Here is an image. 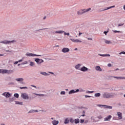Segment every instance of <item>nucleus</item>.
I'll return each mask as SVG.
<instances>
[{
  "label": "nucleus",
  "instance_id": "f257e3e1",
  "mask_svg": "<svg viewBox=\"0 0 125 125\" xmlns=\"http://www.w3.org/2000/svg\"><path fill=\"white\" fill-rule=\"evenodd\" d=\"M116 95L114 93H109L104 92L102 94L103 98L110 99V98H113Z\"/></svg>",
  "mask_w": 125,
  "mask_h": 125
},
{
  "label": "nucleus",
  "instance_id": "f03ea898",
  "mask_svg": "<svg viewBox=\"0 0 125 125\" xmlns=\"http://www.w3.org/2000/svg\"><path fill=\"white\" fill-rule=\"evenodd\" d=\"M90 10H91V8H89L88 9H81L77 11V15H83V14H84V13H86V12L90 11Z\"/></svg>",
  "mask_w": 125,
  "mask_h": 125
},
{
  "label": "nucleus",
  "instance_id": "7ed1b4c3",
  "mask_svg": "<svg viewBox=\"0 0 125 125\" xmlns=\"http://www.w3.org/2000/svg\"><path fill=\"white\" fill-rule=\"evenodd\" d=\"M55 34H64V36H70L69 33H66L63 30L56 31V32H55Z\"/></svg>",
  "mask_w": 125,
  "mask_h": 125
},
{
  "label": "nucleus",
  "instance_id": "20e7f679",
  "mask_svg": "<svg viewBox=\"0 0 125 125\" xmlns=\"http://www.w3.org/2000/svg\"><path fill=\"white\" fill-rule=\"evenodd\" d=\"M14 42H15L14 40H13V41L5 40V41L0 42V43H4V44H9L10 43H13Z\"/></svg>",
  "mask_w": 125,
  "mask_h": 125
},
{
  "label": "nucleus",
  "instance_id": "39448f33",
  "mask_svg": "<svg viewBox=\"0 0 125 125\" xmlns=\"http://www.w3.org/2000/svg\"><path fill=\"white\" fill-rule=\"evenodd\" d=\"M25 55L26 56H28L29 57H35V56H42L41 55H37L35 54H33L32 53H27Z\"/></svg>",
  "mask_w": 125,
  "mask_h": 125
},
{
  "label": "nucleus",
  "instance_id": "423d86ee",
  "mask_svg": "<svg viewBox=\"0 0 125 125\" xmlns=\"http://www.w3.org/2000/svg\"><path fill=\"white\" fill-rule=\"evenodd\" d=\"M21 97L23 99H24L25 100L29 99V96L28 95V94L24 93H22L21 94Z\"/></svg>",
  "mask_w": 125,
  "mask_h": 125
},
{
  "label": "nucleus",
  "instance_id": "0eeeda50",
  "mask_svg": "<svg viewBox=\"0 0 125 125\" xmlns=\"http://www.w3.org/2000/svg\"><path fill=\"white\" fill-rule=\"evenodd\" d=\"M110 80H112V79H116L117 80H125V77L110 76Z\"/></svg>",
  "mask_w": 125,
  "mask_h": 125
},
{
  "label": "nucleus",
  "instance_id": "6e6552de",
  "mask_svg": "<svg viewBox=\"0 0 125 125\" xmlns=\"http://www.w3.org/2000/svg\"><path fill=\"white\" fill-rule=\"evenodd\" d=\"M1 95H2L3 96H5L6 98H9V97L11 96V94L9 93V92H4L1 94Z\"/></svg>",
  "mask_w": 125,
  "mask_h": 125
},
{
  "label": "nucleus",
  "instance_id": "1a4fd4ad",
  "mask_svg": "<svg viewBox=\"0 0 125 125\" xmlns=\"http://www.w3.org/2000/svg\"><path fill=\"white\" fill-rule=\"evenodd\" d=\"M14 72V71L13 70H7V69H4V74H12Z\"/></svg>",
  "mask_w": 125,
  "mask_h": 125
},
{
  "label": "nucleus",
  "instance_id": "9d476101",
  "mask_svg": "<svg viewBox=\"0 0 125 125\" xmlns=\"http://www.w3.org/2000/svg\"><path fill=\"white\" fill-rule=\"evenodd\" d=\"M80 92L79 89H77L75 91L74 89L71 90L69 92L68 94H73L74 93H77V92Z\"/></svg>",
  "mask_w": 125,
  "mask_h": 125
},
{
  "label": "nucleus",
  "instance_id": "9b49d317",
  "mask_svg": "<svg viewBox=\"0 0 125 125\" xmlns=\"http://www.w3.org/2000/svg\"><path fill=\"white\" fill-rule=\"evenodd\" d=\"M111 119H112V116L111 115H108L104 118V122L109 121H111Z\"/></svg>",
  "mask_w": 125,
  "mask_h": 125
},
{
  "label": "nucleus",
  "instance_id": "f8f14e48",
  "mask_svg": "<svg viewBox=\"0 0 125 125\" xmlns=\"http://www.w3.org/2000/svg\"><path fill=\"white\" fill-rule=\"evenodd\" d=\"M89 69L87 68V67L83 66L81 68L80 71H82V72H86V71H88Z\"/></svg>",
  "mask_w": 125,
  "mask_h": 125
},
{
  "label": "nucleus",
  "instance_id": "ddd939ff",
  "mask_svg": "<svg viewBox=\"0 0 125 125\" xmlns=\"http://www.w3.org/2000/svg\"><path fill=\"white\" fill-rule=\"evenodd\" d=\"M117 116L119 120L123 119V113L121 112H117Z\"/></svg>",
  "mask_w": 125,
  "mask_h": 125
},
{
  "label": "nucleus",
  "instance_id": "4468645a",
  "mask_svg": "<svg viewBox=\"0 0 125 125\" xmlns=\"http://www.w3.org/2000/svg\"><path fill=\"white\" fill-rule=\"evenodd\" d=\"M62 51L63 53H67V52H69V51H70V49H69L68 48H63L62 50Z\"/></svg>",
  "mask_w": 125,
  "mask_h": 125
},
{
  "label": "nucleus",
  "instance_id": "2eb2a0df",
  "mask_svg": "<svg viewBox=\"0 0 125 125\" xmlns=\"http://www.w3.org/2000/svg\"><path fill=\"white\" fill-rule=\"evenodd\" d=\"M70 41L73 42H82V41L79 40V39H70Z\"/></svg>",
  "mask_w": 125,
  "mask_h": 125
},
{
  "label": "nucleus",
  "instance_id": "dca6fc26",
  "mask_svg": "<svg viewBox=\"0 0 125 125\" xmlns=\"http://www.w3.org/2000/svg\"><path fill=\"white\" fill-rule=\"evenodd\" d=\"M98 55L99 56H102L103 57H110L111 55L109 54H99Z\"/></svg>",
  "mask_w": 125,
  "mask_h": 125
},
{
  "label": "nucleus",
  "instance_id": "f3484780",
  "mask_svg": "<svg viewBox=\"0 0 125 125\" xmlns=\"http://www.w3.org/2000/svg\"><path fill=\"white\" fill-rule=\"evenodd\" d=\"M81 66H82V64H81V63H79L77 65H75V69H76V70H79L80 71H81Z\"/></svg>",
  "mask_w": 125,
  "mask_h": 125
},
{
  "label": "nucleus",
  "instance_id": "a211bd4d",
  "mask_svg": "<svg viewBox=\"0 0 125 125\" xmlns=\"http://www.w3.org/2000/svg\"><path fill=\"white\" fill-rule=\"evenodd\" d=\"M52 124L53 125H57L59 124V121L54 120L53 121H52Z\"/></svg>",
  "mask_w": 125,
  "mask_h": 125
},
{
  "label": "nucleus",
  "instance_id": "6ab92c4d",
  "mask_svg": "<svg viewBox=\"0 0 125 125\" xmlns=\"http://www.w3.org/2000/svg\"><path fill=\"white\" fill-rule=\"evenodd\" d=\"M40 73L41 75H42V76H49V74H48L45 72L40 71Z\"/></svg>",
  "mask_w": 125,
  "mask_h": 125
},
{
  "label": "nucleus",
  "instance_id": "aec40b11",
  "mask_svg": "<svg viewBox=\"0 0 125 125\" xmlns=\"http://www.w3.org/2000/svg\"><path fill=\"white\" fill-rule=\"evenodd\" d=\"M101 5L102 7L105 6V5H107V2L106 1H103L101 2Z\"/></svg>",
  "mask_w": 125,
  "mask_h": 125
},
{
  "label": "nucleus",
  "instance_id": "412c9836",
  "mask_svg": "<svg viewBox=\"0 0 125 125\" xmlns=\"http://www.w3.org/2000/svg\"><path fill=\"white\" fill-rule=\"evenodd\" d=\"M115 7V5L111 6L110 7H107L105 8L104 10H102V11H105L106 10H108V9H111V8H114Z\"/></svg>",
  "mask_w": 125,
  "mask_h": 125
},
{
  "label": "nucleus",
  "instance_id": "4be33fe9",
  "mask_svg": "<svg viewBox=\"0 0 125 125\" xmlns=\"http://www.w3.org/2000/svg\"><path fill=\"white\" fill-rule=\"evenodd\" d=\"M36 112H38V110L31 109L28 112V114H31V113H36Z\"/></svg>",
  "mask_w": 125,
  "mask_h": 125
},
{
  "label": "nucleus",
  "instance_id": "5701e85b",
  "mask_svg": "<svg viewBox=\"0 0 125 125\" xmlns=\"http://www.w3.org/2000/svg\"><path fill=\"white\" fill-rule=\"evenodd\" d=\"M69 123H70L69 119L68 118H66L64 120V124L65 125H67V124H69Z\"/></svg>",
  "mask_w": 125,
  "mask_h": 125
},
{
  "label": "nucleus",
  "instance_id": "b1692460",
  "mask_svg": "<svg viewBox=\"0 0 125 125\" xmlns=\"http://www.w3.org/2000/svg\"><path fill=\"white\" fill-rule=\"evenodd\" d=\"M95 69L96 71H100V72H102V69L99 66H96L95 67Z\"/></svg>",
  "mask_w": 125,
  "mask_h": 125
},
{
  "label": "nucleus",
  "instance_id": "393cba45",
  "mask_svg": "<svg viewBox=\"0 0 125 125\" xmlns=\"http://www.w3.org/2000/svg\"><path fill=\"white\" fill-rule=\"evenodd\" d=\"M104 108H105V109H113V106H111L110 105H104Z\"/></svg>",
  "mask_w": 125,
  "mask_h": 125
},
{
  "label": "nucleus",
  "instance_id": "a878e982",
  "mask_svg": "<svg viewBox=\"0 0 125 125\" xmlns=\"http://www.w3.org/2000/svg\"><path fill=\"white\" fill-rule=\"evenodd\" d=\"M15 80L17 82H23L24 81V79L23 78H17Z\"/></svg>",
  "mask_w": 125,
  "mask_h": 125
},
{
  "label": "nucleus",
  "instance_id": "bb28decb",
  "mask_svg": "<svg viewBox=\"0 0 125 125\" xmlns=\"http://www.w3.org/2000/svg\"><path fill=\"white\" fill-rule=\"evenodd\" d=\"M94 96L95 97H100V96H101V94L100 93H95Z\"/></svg>",
  "mask_w": 125,
  "mask_h": 125
},
{
  "label": "nucleus",
  "instance_id": "cd10ccee",
  "mask_svg": "<svg viewBox=\"0 0 125 125\" xmlns=\"http://www.w3.org/2000/svg\"><path fill=\"white\" fill-rule=\"evenodd\" d=\"M74 123H75V124H79V123H80V119H79V118H78V119H75L74 120Z\"/></svg>",
  "mask_w": 125,
  "mask_h": 125
},
{
  "label": "nucleus",
  "instance_id": "c85d7f7f",
  "mask_svg": "<svg viewBox=\"0 0 125 125\" xmlns=\"http://www.w3.org/2000/svg\"><path fill=\"white\" fill-rule=\"evenodd\" d=\"M35 95H37V96H45V95L43 94H37L36 93H34Z\"/></svg>",
  "mask_w": 125,
  "mask_h": 125
},
{
  "label": "nucleus",
  "instance_id": "c756f323",
  "mask_svg": "<svg viewBox=\"0 0 125 125\" xmlns=\"http://www.w3.org/2000/svg\"><path fill=\"white\" fill-rule=\"evenodd\" d=\"M40 60H41V59H40L39 58H36L35 59V62H36V63H37V64H40Z\"/></svg>",
  "mask_w": 125,
  "mask_h": 125
},
{
  "label": "nucleus",
  "instance_id": "7c9ffc66",
  "mask_svg": "<svg viewBox=\"0 0 125 125\" xmlns=\"http://www.w3.org/2000/svg\"><path fill=\"white\" fill-rule=\"evenodd\" d=\"M16 104L18 105H23V102H16Z\"/></svg>",
  "mask_w": 125,
  "mask_h": 125
},
{
  "label": "nucleus",
  "instance_id": "2f4dec72",
  "mask_svg": "<svg viewBox=\"0 0 125 125\" xmlns=\"http://www.w3.org/2000/svg\"><path fill=\"white\" fill-rule=\"evenodd\" d=\"M105 43H107V44H110L111 43H112V42H111V41H108V40H105L104 41Z\"/></svg>",
  "mask_w": 125,
  "mask_h": 125
},
{
  "label": "nucleus",
  "instance_id": "473e14b6",
  "mask_svg": "<svg viewBox=\"0 0 125 125\" xmlns=\"http://www.w3.org/2000/svg\"><path fill=\"white\" fill-rule=\"evenodd\" d=\"M15 100V98L14 97H12L9 98V101L10 102H12Z\"/></svg>",
  "mask_w": 125,
  "mask_h": 125
},
{
  "label": "nucleus",
  "instance_id": "72a5a7b5",
  "mask_svg": "<svg viewBox=\"0 0 125 125\" xmlns=\"http://www.w3.org/2000/svg\"><path fill=\"white\" fill-rule=\"evenodd\" d=\"M14 97H16V98H19V94L18 93H15L14 94Z\"/></svg>",
  "mask_w": 125,
  "mask_h": 125
},
{
  "label": "nucleus",
  "instance_id": "f704fd0d",
  "mask_svg": "<svg viewBox=\"0 0 125 125\" xmlns=\"http://www.w3.org/2000/svg\"><path fill=\"white\" fill-rule=\"evenodd\" d=\"M69 122H70V123L73 124V123H74V122H75V120H74V119H73L72 118H69Z\"/></svg>",
  "mask_w": 125,
  "mask_h": 125
},
{
  "label": "nucleus",
  "instance_id": "c9c22d12",
  "mask_svg": "<svg viewBox=\"0 0 125 125\" xmlns=\"http://www.w3.org/2000/svg\"><path fill=\"white\" fill-rule=\"evenodd\" d=\"M66 94V92L64 91H62L61 92V95H65Z\"/></svg>",
  "mask_w": 125,
  "mask_h": 125
},
{
  "label": "nucleus",
  "instance_id": "e433bc0d",
  "mask_svg": "<svg viewBox=\"0 0 125 125\" xmlns=\"http://www.w3.org/2000/svg\"><path fill=\"white\" fill-rule=\"evenodd\" d=\"M20 89H28V87L25 86V87H20Z\"/></svg>",
  "mask_w": 125,
  "mask_h": 125
},
{
  "label": "nucleus",
  "instance_id": "4c0bfd02",
  "mask_svg": "<svg viewBox=\"0 0 125 125\" xmlns=\"http://www.w3.org/2000/svg\"><path fill=\"white\" fill-rule=\"evenodd\" d=\"M48 29V28H42L41 29H38L37 30H36V32H39V31H42V30H47Z\"/></svg>",
  "mask_w": 125,
  "mask_h": 125
},
{
  "label": "nucleus",
  "instance_id": "58836bf2",
  "mask_svg": "<svg viewBox=\"0 0 125 125\" xmlns=\"http://www.w3.org/2000/svg\"><path fill=\"white\" fill-rule=\"evenodd\" d=\"M30 66H35V62H30Z\"/></svg>",
  "mask_w": 125,
  "mask_h": 125
},
{
  "label": "nucleus",
  "instance_id": "ea45409f",
  "mask_svg": "<svg viewBox=\"0 0 125 125\" xmlns=\"http://www.w3.org/2000/svg\"><path fill=\"white\" fill-rule=\"evenodd\" d=\"M79 92H84V90H83V88H80V89H79Z\"/></svg>",
  "mask_w": 125,
  "mask_h": 125
},
{
  "label": "nucleus",
  "instance_id": "a19ab883",
  "mask_svg": "<svg viewBox=\"0 0 125 125\" xmlns=\"http://www.w3.org/2000/svg\"><path fill=\"white\" fill-rule=\"evenodd\" d=\"M9 85H15V83L13 82H10L8 83Z\"/></svg>",
  "mask_w": 125,
  "mask_h": 125
},
{
  "label": "nucleus",
  "instance_id": "79ce46f5",
  "mask_svg": "<svg viewBox=\"0 0 125 125\" xmlns=\"http://www.w3.org/2000/svg\"><path fill=\"white\" fill-rule=\"evenodd\" d=\"M94 91H86V93H93Z\"/></svg>",
  "mask_w": 125,
  "mask_h": 125
},
{
  "label": "nucleus",
  "instance_id": "37998d69",
  "mask_svg": "<svg viewBox=\"0 0 125 125\" xmlns=\"http://www.w3.org/2000/svg\"><path fill=\"white\" fill-rule=\"evenodd\" d=\"M104 105L103 104H98L97 106L100 107V108H102V107H104Z\"/></svg>",
  "mask_w": 125,
  "mask_h": 125
},
{
  "label": "nucleus",
  "instance_id": "c03bdc74",
  "mask_svg": "<svg viewBox=\"0 0 125 125\" xmlns=\"http://www.w3.org/2000/svg\"><path fill=\"white\" fill-rule=\"evenodd\" d=\"M4 69H0V73L4 74Z\"/></svg>",
  "mask_w": 125,
  "mask_h": 125
},
{
  "label": "nucleus",
  "instance_id": "a18cd8bd",
  "mask_svg": "<svg viewBox=\"0 0 125 125\" xmlns=\"http://www.w3.org/2000/svg\"><path fill=\"white\" fill-rule=\"evenodd\" d=\"M80 123L81 124H83V123H84V119H81Z\"/></svg>",
  "mask_w": 125,
  "mask_h": 125
},
{
  "label": "nucleus",
  "instance_id": "49530a36",
  "mask_svg": "<svg viewBox=\"0 0 125 125\" xmlns=\"http://www.w3.org/2000/svg\"><path fill=\"white\" fill-rule=\"evenodd\" d=\"M24 64H28V62L25 61L21 63V65H24Z\"/></svg>",
  "mask_w": 125,
  "mask_h": 125
},
{
  "label": "nucleus",
  "instance_id": "de8ad7c7",
  "mask_svg": "<svg viewBox=\"0 0 125 125\" xmlns=\"http://www.w3.org/2000/svg\"><path fill=\"white\" fill-rule=\"evenodd\" d=\"M43 61L42 59H40V61L39 62V64H42V63H43Z\"/></svg>",
  "mask_w": 125,
  "mask_h": 125
},
{
  "label": "nucleus",
  "instance_id": "09e8293b",
  "mask_svg": "<svg viewBox=\"0 0 125 125\" xmlns=\"http://www.w3.org/2000/svg\"><path fill=\"white\" fill-rule=\"evenodd\" d=\"M124 23H119L118 24V27H121V26H124Z\"/></svg>",
  "mask_w": 125,
  "mask_h": 125
},
{
  "label": "nucleus",
  "instance_id": "8fccbe9b",
  "mask_svg": "<svg viewBox=\"0 0 125 125\" xmlns=\"http://www.w3.org/2000/svg\"><path fill=\"white\" fill-rule=\"evenodd\" d=\"M119 54L121 55V54H125V51H122L119 53Z\"/></svg>",
  "mask_w": 125,
  "mask_h": 125
},
{
  "label": "nucleus",
  "instance_id": "3c124183",
  "mask_svg": "<svg viewBox=\"0 0 125 125\" xmlns=\"http://www.w3.org/2000/svg\"><path fill=\"white\" fill-rule=\"evenodd\" d=\"M113 32H114V33H120V31H117V30H113Z\"/></svg>",
  "mask_w": 125,
  "mask_h": 125
},
{
  "label": "nucleus",
  "instance_id": "603ef678",
  "mask_svg": "<svg viewBox=\"0 0 125 125\" xmlns=\"http://www.w3.org/2000/svg\"><path fill=\"white\" fill-rule=\"evenodd\" d=\"M48 73H49V74H51V75H54V73L51 72L50 71H48Z\"/></svg>",
  "mask_w": 125,
  "mask_h": 125
},
{
  "label": "nucleus",
  "instance_id": "864d4df0",
  "mask_svg": "<svg viewBox=\"0 0 125 125\" xmlns=\"http://www.w3.org/2000/svg\"><path fill=\"white\" fill-rule=\"evenodd\" d=\"M87 97L90 98V97H91V96H88V95H85V98H87Z\"/></svg>",
  "mask_w": 125,
  "mask_h": 125
},
{
  "label": "nucleus",
  "instance_id": "5fc2aeb1",
  "mask_svg": "<svg viewBox=\"0 0 125 125\" xmlns=\"http://www.w3.org/2000/svg\"><path fill=\"white\" fill-rule=\"evenodd\" d=\"M81 35H83V33L79 32V35H78L79 37H80V36Z\"/></svg>",
  "mask_w": 125,
  "mask_h": 125
},
{
  "label": "nucleus",
  "instance_id": "6e6d98bb",
  "mask_svg": "<svg viewBox=\"0 0 125 125\" xmlns=\"http://www.w3.org/2000/svg\"><path fill=\"white\" fill-rule=\"evenodd\" d=\"M31 86H32V87H35V88H37V86L35 85H31Z\"/></svg>",
  "mask_w": 125,
  "mask_h": 125
},
{
  "label": "nucleus",
  "instance_id": "4d7b16f0",
  "mask_svg": "<svg viewBox=\"0 0 125 125\" xmlns=\"http://www.w3.org/2000/svg\"><path fill=\"white\" fill-rule=\"evenodd\" d=\"M98 119H99V120H101V119H102V116H98Z\"/></svg>",
  "mask_w": 125,
  "mask_h": 125
},
{
  "label": "nucleus",
  "instance_id": "13d9d810",
  "mask_svg": "<svg viewBox=\"0 0 125 125\" xmlns=\"http://www.w3.org/2000/svg\"><path fill=\"white\" fill-rule=\"evenodd\" d=\"M84 124H87V123H88V120H85L84 122Z\"/></svg>",
  "mask_w": 125,
  "mask_h": 125
},
{
  "label": "nucleus",
  "instance_id": "bf43d9fd",
  "mask_svg": "<svg viewBox=\"0 0 125 125\" xmlns=\"http://www.w3.org/2000/svg\"><path fill=\"white\" fill-rule=\"evenodd\" d=\"M107 66H108V67H111V66H112V64L111 63H108L107 64Z\"/></svg>",
  "mask_w": 125,
  "mask_h": 125
},
{
  "label": "nucleus",
  "instance_id": "052dcab7",
  "mask_svg": "<svg viewBox=\"0 0 125 125\" xmlns=\"http://www.w3.org/2000/svg\"><path fill=\"white\" fill-rule=\"evenodd\" d=\"M107 33H108V31H104V34H105V35L106 36Z\"/></svg>",
  "mask_w": 125,
  "mask_h": 125
},
{
  "label": "nucleus",
  "instance_id": "680f3d73",
  "mask_svg": "<svg viewBox=\"0 0 125 125\" xmlns=\"http://www.w3.org/2000/svg\"><path fill=\"white\" fill-rule=\"evenodd\" d=\"M18 62H17V61L16 62H14V64H15V65H17V64H18Z\"/></svg>",
  "mask_w": 125,
  "mask_h": 125
},
{
  "label": "nucleus",
  "instance_id": "e2e57ef3",
  "mask_svg": "<svg viewBox=\"0 0 125 125\" xmlns=\"http://www.w3.org/2000/svg\"><path fill=\"white\" fill-rule=\"evenodd\" d=\"M87 40H88V41H92V38H87Z\"/></svg>",
  "mask_w": 125,
  "mask_h": 125
},
{
  "label": "nucleus",
  "instance_id": "0e129e2a",
  "mask_svg": "<svg viewBox=\"0 0 125 125\" xmlns=\"http://www.w3.org/2000/svg\"><path fill=\"white\" fill-rule=\"evenodd\" d=\"M6 52H12V51L9 50H6Z\"/></svg>",
  "mask_w": 125,
  "mask_h": 125
},
{
  "label": "nucleus",
  "instance_id": "69168bd1",
  "mask_svg": "<svg viewBox=\"0 0 125 125\" xmlns=\"http://www.w3.org/2000/svg\"><path fill=\"white\" fill-rule=\"evenodd\" d=\"M22 61H23V60H19L18 62H22Z\"/></svg>",
  "mask_w": 125,
  "mask_h": 125
},
{
  "label": "nucleus",
  "instance_id": "338daca9",
  "mask_svg": "<svg viewBox=\"0 0 125 125\" xmlns=\"http://www.w3.org/2000/svg\"><path fill=\"white\" fill-rule=\"evenodd\" d=\"M123 9H124V10H125V5H124L123 6Z\"/></svg>",
  "mask_w": 125,
  "mask_h": 125
},
{
  "label": "nucleus",
  "instance_id": "774afa93",
  "mask_svg": "<svg viewBox=\"0 0 125 125\" xmlns=\"http://www.w3.org/2000/svg\"><path fill=\"white\" fill-rule=\"evenodd\" d=\"M83 114H85V111L83 110Z\"/></svg>",
  "mask_w": 125,
  "mask_h": 125
}]
</instances>
